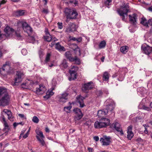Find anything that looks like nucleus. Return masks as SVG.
<instances>
[{
    "label": "nucleus",
    "instance_id": "obj_8",
    "mask_svg": "<svg viewBox=\"0 0 152 152\" xmlns=\"http://www.w3.org/2000/svg\"><path fill=\"white\" fill-rule=\"evenodd\" d=\"M141 49L143 52L147 55H149L152 52V47L146 44H144L142 45Z\"/></svg>",
    "mask_w": 152,
    "mask_h": 152
},
{
    "label": "nucleus",
    "instance_id": "obj_59",
    "mask_svg": "<svg viewBox=\"0 0 152 152\" xmlns=\"http://www.w3.org/2000/svg\"><path fill=\"white\" fill-rule=\"evenodd\" d=\"M148 23L149 24L152 25V19H149L148 20Z\"/></svg>",
    "mask_w": 152,
    "mask_h": 152
},
{
    "label": "nucleus",
    "instance_id": "obj_23",
    "mask_svg": "<svg viewBox=\"0 0 152 152\" xmlns=\"http://www.w3.org/2000/svg\"><path fill=\"white\" fill-rule=\"evenodd\" d=\"M54 94V93L52 91V90H49L46 93V95L44 96V98L48 99L52 96Z\"/></svg>",
    "mask_w": 152,
    "mask_h": 152
},
{
    "label": "nucleus",
    "instance_id": "obj_7",
    "mask_svg": "<svg viewBox=\"0 0 152 152\" xmlns=\"http://www.w3.org/2000/svg\"><path fill=\"white\" fill-rule=\"evenodd\" d=\"M68 94L66 92L59 95L57 96L58 101L61 103H65L68 99Z\"/></svg>",
    "mask_w": 152,
    "mask_h": 152
},
{
    "label": "nucleus",
    "instance_id": "obj_2",
    "mask_svg": "<svg viewBox=\"0 0 152 152\" xmlns=\"http://www.w3.org/2000/svg\"><path fill=\"white\" fill-rule=\"evenodd\" d=\"M129 10V3H124L117 11L119 14L122 17L123 20L126 21L127 18V13Z\"/></svg>",
    "mask_w": 152,
    "mask_h": 152
},
{
    "label": "nucleus",
    "instance_id": "obj_31",
    "mask_svg": "<svg viewBox=\"0 0 152 152\" xmlns=\"http://www.w3.org/2000/svg\"><path fill=\"white\" fill-rule=\"evenodd\" d=\"M111 2L112 0H104L103 3L104 6L109 8V6L110 5V3Z\"/></svg>",
    "mask_w": 152,
    "mask_h": 152
},
{
    "label": "nucleus",
    "instance_id": "obj_13",
    "mask_svg": "<svg viewBox=\"0 0 152 152\" xmlns=\"http://www.w3.org/2000/svg\"><path fill=\"white\" fill-rule=\"evenodd\" d=\"M111 127L114 128L118 132H119L121 135L124 134L123 132L119 123L118 122L114 123L112 124Z\"/></svg>",
    "mask_w": 152,
    "mask_h": 152
},
{
    "label": "nucleus",
    "instance_id": "obj_27",
    "mask_svg": "<svg viewBox=\"0 0 152 152\" xmlns=\"http://www.w3.org/2000/svg\"><path fill=\"white\" fill-rule=\"evenodd\" d=\"M24 10H19L16 11L15 12V15L17 16H22L24 15Z\"/></svg>",
    "mask_w": 152,
    "mask_h": 152
},
{
    "label": "nucleus",
    "instance_id": "obj_36",
    "mask_svg": "<svg viewBox=\"0 0 152 152\" xmlns=\"http://www.w3.org/2000/svg\"><path fill=\"white\" fill-rule=\"evenodd\" d=\"M5 69L3 68L2 67L0 68V74L3 76H5L7 73V72Z\"/></svg>",
    "mask_w": 152,
    "mask_h": 152
},
{
    "label": "nucleus",
    "instance_id": "obj_39",
    "mask_svg": "<svg viewBox=\"0 0 152 152\" xmlns=\"http://www.w3.org/2000/svg\"><path fill=\"white\" fill-rule=\"evenodd\" d=\"M61 67H63L64 68H66L67 67V65L66 60H64L61 64Z\"/></svg>",
    "mask_w": 152,
    "mask_h": 152
},
{
    "label": "nucleus",
    "instance_id": "obj_15",
    "mask_svg": "<svg viewBox=\"0 0 152 152\" xmlns=\"http://www.w3.org/2000/svg\"><path fill=\"white\" fill-rule=\"evenodd\" d=\"M94 86V84L92 82H89L84 84L82 88V90L84 92L92 88Z\"/></svg>",
    "mask_w": 152,
    "mask_h": 152
},
{
    "label": "nucleus",
    "instance_id": "obj_11",
    "mask_svg": "<svg viewBox=\"0 0 152 152\" xmlns=\"http://www.w3.org/2000/svg\"><path fill=\"white\" fill-rule=\"evenodd\" d=\"M0 120L1 122L4 124V131L6 133L8 132L10 130V127L6 121L4 116L2 115L0 117Z\"/></svg>",
    "mask_w": 152,
    "mask_h": 152
},
{
    "label": "nucleus",
    "instance_id": "obj_9",
    "mask_svg": "<svg viewBox=\"0 0 152 152\" xmlns=\"http://www.w3.org/2000/svg\"><path fill=\"white\" fill-rule=\"evenodd\" d=\"M18 25H21L24 31L28 34L31 33L32 31V28L29 26L27 23L26 22H23V21H19L18 22ZM29 35V34H28Z\"/></svg>",
    "mask_w": 152,
    "mask_h": 152
},
{
    "label": "nucleus",
    "instance_id": "obj_58",
    "mask_svg": "<svg viewBox=\"0 0 152 152\" xmlns=\"http://www.w3.org/2000/svg\"><path fill=\"white\" fill-rule=\"evenodd\" d=\"M88 150L89 152H92V148L88 147Z\"/></svg>",
    "mask_w": 152,
    "mask_h": 152
},
{
    "label": "nucleus",
    "instance_id": "obj_43",
    "mask_svg": "<svg viewBox=\"0 0 152 152\" xmlns=\"http://www.w3.org/2000/svg\"><path fill=\"white\" fill-rule=\"evenodd\" d=\"M72 107L69 105L67 107H64V110L66 113H69V111L71 109Z\"/></svg>",
    "mask_w": 152,
    "mask_h": 152
},
{
    "label": "nucleus",
    "instance_id": "obj_26",
    "mask_svg": "<svg viewBox=\"0 0 152 152\" xmlns=\"http://www.w3.org/2000/svg\"><path fill=\"white\" fill-rule=\"evenodd\" d=\"M44 38L45 40L48 42H50L52 40L53 37L50 35H46L44 36Z\"/></svg>",
    "mask_w": 152,
    "mask_h": 152
},
{
    "label": "nucleus",
    "instance_id": "obj_17",
    "mask_svg": "<svg viewBox=\"0 0 152 152\" xmlns=\"http://www.w3.org/2000/svg\"><path fill=\"white\" fill-rule=\"evenodd\" d=\"M46 90V88L45 86H39V88H37L36 93L38 94H42L45 92Z\"/></svg>",
    "mask_w": 152,
    "mask_h": 152
},
{
    "label": "nucleus",
    "instance_id": "obj_40",
    "mask_svg": "<svg viewBox=\"0 0 152 152\" xmlns=\"http://www.w3.org/2000/svg\"><path fill=\"white\" fill-rule=\"evenodd\" d=\"M2 68L5 69V70L7 72L10 69V66L8 64L6 63L5 64L3 65Z\"/></svg>",
    "mask_w": 152,
    "mask_h": 152
},
{
    "label": "nucleus",
    "instance_id": "obj_54",
    "mask_svg": "<svg viewBox=\"0 0 152 152\" xmlns=\"http://www.w3.org/2000/svg\"><path fill=\"white\" fill-rule=\"evenodd\" d=\"M39 54L40 57H42V56L43 55L42 52L41 50L39 51Z\"/></svg>",
    "mask_w": 152,
    "mask_h": 152
},
{
    "label": "nucleus",
    "instance_id": "obj_14",
    "mask_svg": "<svg viewBox=\"0 0 152 152\" xmlns=\"http://www.w3.org/2000/svg\"><path fill=\"white\" fill-rule=\"evenodd\" d=\"M100 141L102 143V145H108L110 142V138L109 137L104 136L103 138H100Z\"/></svg>",
    "mask_w": 152,
    "mask_h": 152
},
{
    "label": "nucleus",
    "instance_id": "obj_1",
    "mask_svg": "<svg viewBox=\"0 0 152 152\" xmlns=\"http://www.w3.org/2000/svg\"><path fill=\"white\" fill-rule=\"evenodd\" d=\"M10 97L6 88L0 87V106L8 105Z\"/></svg>",
    "mask_w": 152,
    "mask_h": 152
},
{
    "label": "nucleus",
    "instance_id": "obj_48",
    "mask_svg": "<svg viewBox=\"0 0 152 152\" xmlns=\"http://www.w3.org/2000/svg\"><path fill=\"white\" fill-rule=\"evenodd\" d=\"M30 130V129L28 130V132H26V133L23 136V138L24 139L26 138L28 136V135L29 134V131Z\"/></svg>",
    "mask_w": 152,
    "mask_h": 152
},
{
    "label": "nucleus",
    "instance_id": "obj_3",
    "mask_svg": "<svg viewBox=\"0 0 152 152\" xmlns=\"http://www.w3.org/2000/svg\"><path fill=\"white\" fill-rule=\"evenodd\" d=\"M64 12L67 19H75L78 15L76 10L73 8H66L64 10Z\"/></svg>",
    "mask_w": 152,
    "mask_h": 152
},
{
    "label": "nucleus",
    "instance_id": "obj_18",
    "mask_svg": "<svg viewBox=\"0 0 152 152\" xmlns=\"http://www.w3.org/2000/svg\"><path fill=\"white\" fill-rule=\"evenodd\" d=\"M132 126L130 125L127 128V137L128 139L130 140L134 136L133 133L132 131Z\"/></svg>",
    "mask_w": 152,
    "mask_h": 152
},
{
    "label": "nucleus",
    "instance_id": "obj_47",
    "mask_svg": "<svg viewBox=\"0 0 152 152\" xmlns=\"http://www.w3.org/2000/svg\"><path fill=\"white\" fill-rule=\"evenodd\" d=\"M58 28L60 29H61L63 28L62 23L58 22L57 23Z\"/></svg>",
    "mask_w": 152,
    "mask_h": 152
},
{
    "label": "nucleus",
    "instance_id": "obj_16",
    "mask_svg": "<svg viewBox=\"0 0 152 152\" xmlns=\"http://www.w3.org/2000/svg\"><path fill=\"white\" fill-rule=\"evenodd\" d=\"M73 111L76 114L75 117L77 120H79L82 118L83 115L80 109L76 108L73 110Z\"/></svg>",
    "mask_w": 152,
    "mask_h": 152
},
{
    "label": "nucleus",
    "instance_id": "obj_32",
    "mask_svg": "<svg viewBox=\"0 0 152 152\" xmlns=\"http://www.w3.org/2000/svg\"><path fill=\"white\" fill-rule=\"evenodd\" d=\"M76 28L77 26L74 23H72L70 27V31H74L76 30Z\"/></svg>",
    "mask_w": 152,
    "mask_h": 152
},
{
    "label": "nucleus",
    "instance_id": "obj_30",
    "mask_svg": "<svg viewBox=\"0 0 152 152\" xmlns=\"http://www.w3.org/2000/svg\"><path fill=\"white\" fill-rule=\"evenodd\" d=\"M106 45V41L104 40H103L100 43L99 45V48L100 49L104 48L105 47Z\"/></svg>",
    "mask_w": 152,
    "mask_h": 152
},
{
    "label": "nucleus",
    "instance_id": "obj_41",
    "mask_svg": "<svg viewBox=\"0 0 152 152\" xmlns=\"http://www.w3.org/2000/svg\"><path fill=\"white\" fill-rule=\"evenodd\" d=\"M50 56L51 54L50 53L47 54L45 60V62H48L49 61Z\"/></svg>",
    "mask_w": 152,
    "mask_h": 152
},
{
    "label": "nucleus",
    "instance_id": "obj_6",
    "mask_svg": "<svg viewBox=\"0 0 152 152\" xmlns=\"http://www.w3.org/2000/svg\"><path fill=\"white\" fill-rule=\"evenodd\" d=\"M24 75L22 72H17L15 79V82L12 83L13 86L18 85L17 83L22 81Z\"/></svg>",
    "mask_w": 152,
    "mask_h": 152
},
{
    "label": "nucleus",
    "instance_id": "obj_37",
    "mask_svg": "<svg viewBox=\"0 0 152 152\" xmlns=\"http://www.w3.org/2000/svg\"><path fill=\"white\" fill-rule=\"evenodd\" d=\"M71 75L70 77L69 78L70 81L74 80L76 78V74H75L70 73Z\"/></svg>",
    "mask_w": 152,
    "mask_h": 152
},
{
    "label": "nucleus",
    "instance_id": "obj_62",
    "mask_svg": "<svg viewBox=\"0 0 152 152\" xmlns=\"http://www.w3.org/2000/svg\"><path fill=\"white\" fill-rule=\"evenodd\" d=\"M25 130H23V131H22L21 132V133L20 134V138L21 137V136L22 135H23V134L24 133V132H25Z\"/></svg>",
    "mask_w": 152,
    "mask_h": 152
},
{
    "label": "nucleus",
    "instance_id": "obj_55",
    "mask_svg": "<svg viewBox=\"0 0 152 152\" xmlns=\"http://www.w3.org/2000/svg\"><path fill=\"white\" fill-rule=\"evenodd\" d=\"M94 140L96 141H97L99 140V138L98 136H95L94 137Z\"/></svg>",
    "mask_w": 152,
    "mask_h": 152
},
{
    "label": "nucleus",
    "instance_id": "obj_22",
    "mask_svg": "<svg viewBox=\"0 0 152 152\" xmlns=\"http://www.w3.org/2000/svg\"><path fill=\"white\" fill-rule=\"evenodd\" d=\"M107 113V109H104L103 110H99L97 114L99 117H102L106 115Z\"/></svg>",
    "mask_w": 152,
    "mask_h": 152
},
{
    "label": "nucleus",
    "instance_id": "obj_56",
    "mask_svg": "<svg viewBox=\"0 0 152 152\" xmlns=\"http://www.w3.org/2000/svg\"><path fill=\"white\" fill-rule=\"evenodd\" d=\"M29 39H31V40L34 41H35V39L34 37L33 36H30L29 37Z\"/></svg>",
    "mask_w": 152,
    "mask_h": 152
},
{
    "label": "nucleus",
    "instance_id": "obj_57",
    "mask_svg": "<svg viewBox=\"0 0 152 152\" xmlns=\"http://www.w3.org/2000/svg\"><path fill=\"white\" fill-rule=\"evenodd\" d=\"M18 116L21 118H24L25 119L26 118V117H25L24 115L23 114H19Z\"/></svg>",
    "mask_w": 152,
    "mask_h": 152
},
{
    "label": "nucleus",
    "instance_id": "obj_44",
    "mask_svg": "<svg viewBox=\"0 0 152 152\" xmlns=\"http://www.w3.org/2000/svg\"><path fill=\"white\" fill-rule=\"evenodd\" d=\"M32 121L34 123H37L39 122V120L37 116H34L33 118Z\"/></svg>",
    "mask_w": 152,
    "mask_h": 152
},
{
    "label": "nucleus",
    "instance_id": "obj_38",
    "mask_svg": "<svg viewBox=\"0 0 152 152\" xmlns=\"http://www.w3.org/2000/svg\"><path fill=\"white\" fill-rule=\"evenodd\" d=\"M92 121L90 120H89L86 121L84 123V126H87L88 127L90 126L92 124Z\"/></svg>",
    "mask_w": 152,
    "mask_h": 152
},
{
    "label": "nucleus",
    "instance_id": "obj_45",
    "mask_svg": "<svg viewBox=\"0 0 152 152\" xmlns=\"http://www.w3.org/2000/svg\"><path fill=\"white\" fill-rule=\"evenodd\" d=\"M37 134L41 137V138H44V136L43 135V133L41 131L38 132H36Z\"/></svg>",
    "mask_w": 152,
    "mask_h": 152
},
{
    "label": "nucleus",
    "instance_id": "obj_35",
    "mask_svg": "<svg viewBox=\"0 0 152 152\" xmlns=\"http://www.w3.org/2000/svg\"><path fill=\"white\" fill-rule=\"evenodd\" d=\"M108 79V73L107 72H104L103 75V80H104L107 81Z\"/></svg>",
    "mask_w": 152,
    "mask_h": 152
},
{
    "label": "nucleus",
    "instance_id": "obj_50",
    "mask_svg": "<svg viewBox=\"0 0 152 152\" xmlns=\"http://www.w3.org/2000/svg\"><path fill=\"white\" fill-rule=\"evenodd\" d=\"M45 35H50L49 32L48 31V30L47 28H45Z\"/></svg>",
    "mask_w": 152,
    "mask_h": 152
},
{
    "label": "nucleus",
    "instance_id": "obj_28",
    "mask_svg": "<svg viewBox=\"0 0 152 152\" xmlns=\"http://www.w3.org/2000/svg\"><path fill=\"white\" fill-rule=\"evenodd\" d=\"M128 47L126 46H124L121 48L120 51L123 53H126L128 51Z\"/></svg>",
    "mask_w": 152,
    "mask_h": 152
},
{
    "label": "nucleus",
    "instance_id": "obj_12",
    "mask_svg": "<svg viewBox=\"0 0 152 152\" xmlns=\"http://www.w3.org/2000/svg\"><path fill=\"white\" fill-rule=\"evenodd\" d=\"M34 82L31 80H27L25 83L22 84V87L23 88L31 89L33 86Z\"/></svg>",
    "mask_w": 152,
    "mask_h": 152
},
{
    "label": "nucleus",
    "instance_id": "obj_5",
    "mask_svg": "<svg viewBox=\"0 0 152 152\" xmlns=\"http://www.w3.org/2000/svg\"><path fill=\"white\" fill-rule=\"evenodd\" d=\"M4 31L6 33L5 35L0 33V41L4 39L5 38H4L5 37V36H10L14 32V30L9 26H6L4 28Z\"/></svg>",
    "mask_w": 152,
    "mask_h": 152
},
{
    "label": "nucleus",
    "instance_id": "obj_4",
    "mask_svg": "<svg viewBox=\"0 0 152 152\" xmlns=\"http://www.w3.org/2000/svg\"><path fill=\"white\" fill-rule=\"evenodd\" d=\"M110 120L105 118H102L99 121H96L94 124L95 128L100 129L107 126L110 122Z\"/></svg>",
    "mask_w": 152,
    "mask_h": 152
},
{
    "label": "nucleus",
    "instance_id": "obj_63",
    "mask_svg": "<svg viewBox=\"0 0 152 152\" xmlns=\"http://www.w3.org/2000/svg\"><path fill=\"white\" fill-rule=\"evenodd\" d=\"M45 131L46 132H49V129L48 127H46L45 129Z\"/></svg>",
    "mask_w": 152,
    "mask_h": 152
},
{
    "label": "nucleus",
    "instance_id": "obj_53",
    "mask_svg": "<svg viewBox=\"0 0 152 152\" xmlns=\"http://www.w3.org/2000/svg\"><path fill=\"white\" fill-rule=\"evenodd\" d=\"M75 50L76 51L78 52V53L80 55H81L80 49L78 47H77V48H76Z\"/></svg>",
    "mask_w": 152,
    "mask_h": 152
},
{
    "label": "nucleus",
    "instance_id": "obj_29",
    "mask_svg": "<svg viewBox=\"0 0 152 152\" xmlns=\"http://www.w3.org/2000/svg\"><path fill=\"white\" fill-rule=\"evenodd\" d=\"M77 70V67L74 66H72L71 69L69 70L70 73L77 74L76 71Z\"/></svg>",
    "mask_w": 152,
    "mask_h": 152
},
{
    "label": "nucleus",
    "instance_id": "obj_21",
    "mask_svg": "<svg viewBox=\"0 0 152 152\" xmlns=\"http://www.w3.org/2000/svg\"><path fill=\"white\" fill-rule=\"evenodd\" d=\"M3 112L7 115L9 120L10 121L12 120L14 117L12 115V112L10 110L7 109H4L3 110Z\"/></svg>",
    "mask_w": 152,
    "mask_h": 152
},
{
    "label": "nucleus",
    "instance_id": "obj_60",
    "mask_svg": "<svg viewBox=\"0 0 152 152\" xmlns=\"http://www.w3.org/2000/svg\"><path fill=\"white\" fill-rule=\"evenodd\" d=\"M70 39L71 40H73L74 41H76V40H77V38H76L75 37H73L70 38Z\"/></svg>",
    "mask_w": 152,
    "mask_h": 152
},
{
    "label": "nucleus",
    "instance_id": "obj_34",
    "mask_svg": "<svg viewBox=\"0 0 152 152\" xmlns=\"http://www.w3.org/2000/svg\"><path fill=\"white\" fill-rule=\"evenodd\" d=\"M114 107V105L111 104H110L108 105H107L106 106V108L105 109H107L108 110V111H111L112 110Z\"/></svg>",
    "mask_w": 152,
    "mask_h": 152
},
{
    "label": "nucleus",
    "instance_id": "obj_64",
    "mask_svg": "<svg viewBox=\"0 0 152 152\" xmlns=\"http://www.w3.org/2000/svg\"><path fill=\"white\" fill-rule=\"evenodd\" d=\"M145 129L144 131V133L146 134H147L148 133V130H147V129L145 127Z\"/></svg>",
    "mask_w": 152,
    "mask_h": 152
},
{
    "label": "nucleus",
    "instance_id": "obj_10",
    "mask_svg": "<svg viewBox=\"0 0 152 152\" xmlns=\"http://www.w3.org/2000/svg\"><path fill=\"white\" fill-rule=\"evenodd\" d=\"M66 57L70 61H74L77 64H79L80 63V59L76 56L73 58L71 56V54L69 51H67L65 54Z\"/></svg>",
    "mask_w": 152,
    "mask_h": 152
},
{
    "label": "nucleus",
    "instance_id": "obj_20",
    "mask_svg": "<svg viewBox=\"0 0 152 152\" xmlns=\"http://www.w3.org/2000/svg\"><path fill=\"white\" fill-rule=\"evenodd\" d=\"M76 98L77 102L80 104V107H83L84 106L83 100L85 99V98L80 95L77 96Z\"/></svg>",
    "mask_w": 152,
    "mask_h": 152
},
{
    "label": "nucleus",
    "instance_id": "obj_42",
    "mask_svg": "<svg viewBox=\"0 0 152 152\" xmlns=\"http://www.w3.org/2000/svg\"><path fill=\"white\" fill-rule=\"evenodd\" d=\"M15 35L18 39H22V37L20 35L19 33L16 31L15 32Z\"/></svg>",
    "mask_w": 152,
    "mask_h": 152
},
{
    "label": "nucleus",
    "instance_id": "obj_52",
    "mask_svg": "<svg viewBox=\"0 0 152 152\" xmlns=\"http://www.w3.org/2000/svg\"><path fill=\"white\" fill-rule=\"evenodd\" d=\"M42 12L46 14L48 13V9H43Z\"/></svg>",
    "mask_w": 152,
    "mask_h": 152
},
{
    "label": "nucleus",
    "instance_id": "obj_46",
    "mask_svg": "<svg viewBox=\"0 0 152 152\" xmlns=\"http://www.w3.org/2000/svg\"><path fill=\"white\" fill-rule=\"evenodd\" d=\"M142 109L147 110L148 111L151 110V109L149 107H148L145 105H143L142 107Z\"/></svg>",
    "mask_w": 152,
    "mask_h": 152
},
{
    "label": "nucleus",
    "instance_id": "obj_51",
    "mask_svg": "<svg viewBox=\"0 0 152 152\" xmlns=\"http://www.w3.org/2000/svg\"><path fill=\"white\" fill-rule=\"evenodd\" d=\"M21 52L23 55H26L27 53V51L25 49H23L22 50Z\"/></svg>",
    "mask_w": 152,
    "mask_h": 152
},
{
    "label": "nucleus",
    "instance_id": "obj_61",
    "mask_svg": "<svg viewBox=\"0 0 152 152\" xmlns=\"http://www.w3.org/2000/svg\"><path fill=\"white\" fill-rule=\"evenodd\" d=\"M6 2V0H2V1L0 3H1L2 4H4Z\"/></svg>",
    "mask_w": 152,
    "mask_h": 152
},
{
    "label": "nucleus",
    "instance_id": "obj_24",
    "mask_svg": "<svg viewBox=\"0 0 152 152\" xmlns=\"http://www.w3.org/2000/svg\"><path fill=\"white\" fill-rule=\"evenodd\" d=\"M140 23L146 27H148V24L149 23L148 21H147L146 18L144 17L141 18Z\"/></svg>",
    "mask_w": 152,
    "mask_h": 152
},
{
    "label": "nucleus",
    "instance_id": "obj_33",
    "mask_svg": "<svg viewBox=\"0 0 152 152\" xmlns=\"http://www.w3.org/2000/svg\"><path fill=\"white\" fill-rule=\"evenodd\" d=\"M36 138L42 146H44L45 145V142L43 139V138L40 139L38 136H36Z\"/></svg>",
    "mask_w": 152,
    "mask_h": 152
},
{
    "label": "nucleus",
    "instance_id": "obj_49",
    "mask_svg": "<svg viewBox=\"0 0 152 152\" xmlns=\"http://www.w3.org/2000/svg\"><path fill=\"white\" fill-rule=\"evenodd\" d=\"M45 35H50L49 32L48 31V30L47 28H45Z\"/></svg>",
    "mask_w": 152,
    "mask_h": 152
},
{
    "label": "nucleus",
    "instance_id": "obj_19",
    "mask_svg": "<svg viewBox=\"0 0 152 152\" xmlns=\"http://www.w3.org/2000/svg\"><path fill=\"white\" fill-rule=\"evenodd\" d=\"M129 17L130 22L133 24H135L137 18V15L136 14H134L132 15H129Z\"/></svg>",
    "mask_w": 152,
    "mask_h": 152
},
{
    "label": "nucleus",
    "instance_id": "obj_25",
    "mask_svg": "<svg viewBox=\"0 0 152 152\" xmlns=\"http://www.w3.org/2000/svg\"><path fill=\"white\" fill-rule=\"evenodd\" d=\"M55 48L56 49H57L59 51H65V49L64 47L61 46L59 43H57L56 44Z\"/></svg>",
    "mask_w": 152,
    "mask_h": 152
}]
</instances>
